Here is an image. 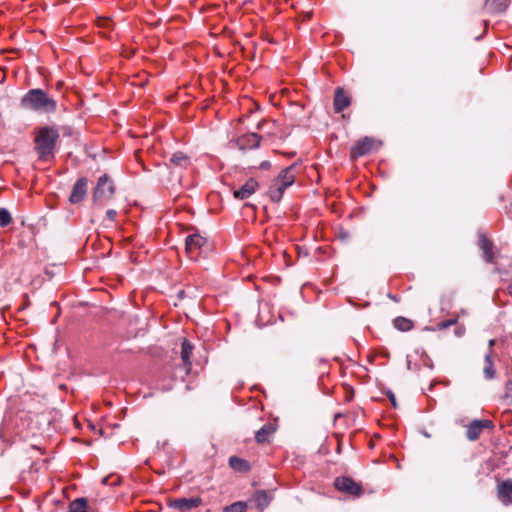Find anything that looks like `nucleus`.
<instances>
[{"instance_id": "nucleus-1", "label": "nucleus", "mask_w": 512, "mask_h": 512, "mask_svg": "<svg viewBox=\"0 0 512 512\" xmlns=\"http://www.w3.org/2000/svg\"><path fill=\"white\" fill-rule=\"evenodd\" d=\"M21 107L33 111L53 112L56 109V102L42 89H32L21 99Z\"/></svg>"}, {"instance_id": "nucleus-2", "label": "nucleus", "mask_w": 512, "mask_h": 512, "mask_svg": "<svg viewBox=\"0 0 512 512\" xmlns=\"http://www.w3.org/2000/svg\"><path fill=\"white\" fill-rule=\"evenodd\" d=\"M58 138L59 133L55 128L42 127L39 129L35 138V149L40 159L46 161L53 157Z\"/></svg>"}, {"instance_id": "nucleus-3", "label": "nucleus", "mask_w": 512, "mask_h": 512, "mask_svg": "<svg viewBox=\"0 0 512 512\" xmlns=\"http://www.w3.org/2000/svg\"><path fill=\"white\" fill-rule=\"evenodd\" d=\"M296 169V164H292L284 168L274 179L268 190V195L273 202H279L285 190L295 182Z\"/></svg>"}, {"instance_id": "nucleus-4", "label": "nucleus", "mask_w": 512, "mask_h": 512, "mask_svg": "<svg viewBox=\"0 0 512 512\" xmlns=\"http://www.w3.org/2000/svg\"><path fill=\"white\" fill-rule=\"evenodd\" d=\"M115 192L114 185L107 175H103L98 179L97 185L93 192L94 201L109 200Z\"/></svg>"}, {"instance_id": "nucleus-5", "label": "nucleus", "mask_w": 512, "mask_h": 512, "mask_svg": "<svg viewBox=\"0 0 512 512\" xmlns=\"http://www.w3.org/2000/svg\"><path fill=\"white\" fill-rule=\"evenodd\" d=\"M334 485L337 490L354 495L359 496L362 494L361 486L356 483L354 480L348 477H338L335 479Z\"/></svg>"}, {"instance_id": "nucleus-6", "label": "nucleus", "mask_w": 512, "mask_h": 512, "mask_svg": "<svg viewBox=\"0 0 512 512\" xmlns=\"http://www.w3.org/2000/svg\"><path fill=\"white\" fill-rule=\"evenodd\" d=\"M375 140L371 137H364L357 141L355 145L351 149V157L352 158H359L362 157L368 153H370L374 146H375Z\"/></svg>"}, {"instance_id": "nucleus-7", "label": "nucleus", "mask_w": 512, "mask_h": 512, "mask_svg": "<svg viewBox=\"0 0 512 512\" xmlns=\"http://www.w3.org/2000/svg\"><path fill=\"white\" fill-rule=\"evenodd\" d=\"M492 426V422L489 420H474L468 425L466 436L470 441H475L479 438L483 429L491 428Z\"/></svg>"}, {"instance_id": "nucleus-8", "label": "nucleus", "mask_w": 512, "mask_h": 512, "mask_svg": "<svg viewBox=\"0 0 512 512\" xmlns=\"http://www.w3.org/2000/svg\"><path fill=\"white\" fill-rule=\"evenodd\" d=\"M201 499L198 497L193 498H179L170 502V507L179 510L180 512H189L201 504Z\"/></svg>"}, {"instance_id": "nucleus-9", "label": "nucleus", "mask_w": 512, "mask_h": 512, "mask_svg": "<svg viewBox=\"0 0 512 512\" xmlns=\"http://www.w3.org/2000/svg\"><path fill=\"white\" fill-rule=\"evenodd\" d=\"M206 243V239L199 234H193L186 239V251L192 259H196L198 256V250H200Z\"/></svg>"}, {"instance_id": "nucleus-10", "label": "nucleus", "mask_w": 512, "mask_h": 512, "mask_svg": "<svg viewBox=\"0 0 512 512\" xmlns=\"http://www.w3.org/2000/svg\"><path fill=\"white\" fill-rule=\"evenodd\" d=\"M87 183L88 180L85 177H81L76 181L69 198L71 203H79L84 199L87 192Z\"/></svg>"}, {"instance_id": "nucleus-11", "label": "nucleus", "mask_w": 512, "mask_h": 512, "mask_svg": "<svg viewBox=\"0 0 512 512\" xmlns=\"http://www.w3.org/2000/svg\"><path fill=\"white\" fill-rule=\"evenodd\" d=\"M497 497L504 504H512V480H504L497 485Z\"/></svg>"}, {"instance_id": "nucleus-12", "label": "nucleus", "mask_w": 512, "mask_h": 512, "mask_svg": "<svg viewBox=\"0 0 512 512\" xmlns=\"http://www.w3.org/2000/svg\"><path fill=\"white\" fill-rule=\"evenodd\" d=\"M350 103H351V98L344 91V89L341 87L336 88L335 95H334V103H333L335 112L336 113L342 112L344 109L349 107Z\"/></svg>"}, {"instance_id": "nucleus-13", "label": "nucleus", "mask_w": 512, "mask_h": 512, "mask_svg": "<svg viewBox=\"0 0 512 512\" xmlns=\"http://www.w3.org/2000/svg\"><path fill=\"white\" fill-rule=\"evenodd\" d=\"M257 187L258 182L255 179L250 178L239 189L234 191V197L240 200L246 199L256 191Z\"/></svg>"}, {"instance_id": "nucleus-14", "label": "nucleus", "mask_w": 512, "mask_h": 512, "mask_svg": "<svg viewBox=\"0 0 512 512\" xmlns=\"http://www.w3.org/2000/svg\"><path fill=\"white\" fill-rule=\"evenodd\" d=\"M261 136L256 133L244 135L238 139V144L241 149L257 148L260 145Z\"/></svg>"}, {"instance_id": "nucleus-15", "label": "nucleus", "mask_w": 512, "mask_h": 512, "mask_svg": "<svg viewBox=\"0 0 512 512\" xmlns=\"http://www.w3.org/2000/svg\"><path fill=\"white\" fill-rule=\"evenodd\" d=\"M192 351H193L192 344L188 340L184 339L181 344V353L180 354H181V359L183 362V367L186 370V373H189L190 369H191L190 357H191Z\"/></svg>"}, {"instance_id": "nucleus-16", "label": "nucleus", "mask_w": 512, "mask_h": 512, "mask_svg": "<svg viewBox=\"0 0 512 512\" xmlns=\"http://www.w3.org/2000/svg\"><path fill=\"white\" fill-rule=\"evenodd\" d=\"M249 503L254 505L257 509L263 510L270 504V497L264 490H258L253 494Z\"/></svg>"}, {"instance_id": "nucleus-17", "label": "nucleus", "mask_w": 512, "mask_h": 512, "mask_svg": "<svg viewBox=\"0 0 512 512\" xmlns=\"http://www.w3.org/2000/svg\"><path fill=\"white\" fill-rule=\"evenodd\" d=\"M276 431V425L273 423H266L263 427L257 431L255 439L258 443H264L268 438Z\"/></svg>"}, {"instance_id": "nucleus-18", "label": "nucleus", "mask_w": 512, "mask_h": 512, "mask_svg": "<svg viewBox=\"0 0 512 512\" xmlns=\"http://www.w3.org/2000/svg\"><path fill=\"white\" fill-rule=\"evenodd\" d=\"M479 246L481 248V250L483 251V254H484V257H485V260L487 262H492L493 261V252H492V242L487 239L485 236L481 235L480 238H479Z\"/></svg>"}, {"instance_id": "nucleus-19", "label": "nucleus", "mask_w": 512, "mask_h": 512, "mask_svg": "<svg viewBox=\"0 0 512 512\" xmlns=\"http://www.w3.org/2000/svg\"><path fill=\"white\" fill-rule=\"evenodd\" d=\"M229 464L235 471L246 472L249 470V464L246 460L232 456L229 458Z\"/></svg>"}, {"instance_id": "nucleus-20", "label": "nucleus", "mask_w": 512, "mask_h": 512, "mask_svg": "<svg viewBox=\"0 0 512 512\" xmlns=\"http://www.w3.org/2000/svg\"><path fill=\"white\" fill-rule=\"evenodd\" d=\"M69 512H87V499L77 498L69 505Z\"/></svg>"}, {"instance_id": "nucleus-21", "label": "nucleus", "mask_w": 512, "mask_h": 512, "mask_svg": "<svg viewBox=\"0 0 512 512\" xmlns=\"http://www.w3.org/2000/svg\"><path fill=\"white\" fill-rule=\"evenodd\" d=\"M484 376L486 379L491 380L495 377V369L492 362L490 352L485 355V367H484Z\"/></svg>"}, {"instance_id": "nucleus-22", "label": "nucleus", "mask_w": 512, "mask_h": 512, "mask_svg": "<svg viewBox=\"0 0 512 512\" xmlns=\"http://www.w3.org/2000/svg\"><path fill=\"white\" fill-rule=\"evenodd\" d=\"M170 162L179 167H186L189 163L188 157L182 152H176L172 155Z\"/></svg>"}, {"instance_id": "nucleus-23", "label": "nucleus", "mask_w": 512, "mask_h": 512, "mask_svg": "<svg viewBox=\"0 0 512 512\" xmlns=\"http://www.w3.org/2000/svg\"><path fill=\"white\" fill-rule=\"evenodd\" d=\"M394 326L400 331H409L412 328L413 324L410 320L404 317H397L394 320Z\"/></svg>"}, {"instance_id": "nucleus-24", "label": "nucleus", "mask_w": 512, "mask_h": 512, "mask_svg": "<svg viewBox=\"0 0 512 512\" xmlns=\"http://www.w3.org/2000/svg\"><path fill=\"white\" fill-rule=\"evenodd\" d=\"M12 217L6 208H0V227H6L11 223Z\"/></svg>"}, {"instance_id": "nucleus-25", "label": "nucleus", "mask_w": 512, "mask_h": 512, "mask_svg": "<svg viewBox=\"0 0 512 512\" xmlns=\"http://www.w3.org/2000/svg\"><path fill=\"white\" fill-rule=\"evenodd\" d=\"M503 400L508 404H512V380L506 382L505 385V393L503 396Z\"/></svg>"}, {"instance_id": "nucleus-26", "label": "nucleus", "mask_w": 512, "mask_h": 512, "mask_svg": "<svg viewBox=\"0 0 512 512\" xmlns=\"http://www.w3.org/2000/svg\"><path fill=\"white\" fill-rule=\"evenodd\" d=\"M245 506L242 502H236L225 507L223 512H244Z\"/></svg>"}, {"instance_id": "nucleus-27", "label": "nucleus", "mask_w": 512, "mask_h": 512, "mask_svg": "<svg viewBox=\"0 0 512 512\" xmlns=\"http://www.w3.org/2000/svg\"><path fill=\"white\" fill-rule=\"evenodd\" d=\"M457 320L456 319H450V320H447V321H443V322H440L438 324V329L439 330H444V329H447L448 327L456 324Z\"/></svg>"}, {"instance_id": "nucleus-28", "label": "nucleus", "mask_w": 512, "mask_h": 512, "mask_svg": "<svg viewBox=\"0 0 512 512\" xmlns=\"http://www.w3.org/2000/svg\"><path fill=\"white\" fill-rule=\"evenodd\" d=\"M117 216V212L113 209H110L106 212V217L107 219H109L110 221H114L115 218Z\"/></svg>"}, {"instance_id": "nucleus-29", "label": "nucleus", "mask_w": 512, "mask_h": 512, "mask_svg": "<svg viewBox=\"0 0 512 512\" xmlns=\"http://www.w3.org/2000/svg\"><path fill=\"white\" fill-rule=\"evenodd\" d=\"M387 396L389 397V399H390V401H391L392 405H393L394 407H397V402H396V399H395V395H394V393H393V392H391V391H388V392H387Z\"/></svg>"}, {"instance_id": "nucleus-30", "label": "nucleus", "mask_w": 512, "mask_h": 512, "mask_svg": "<svg viewBox=\"0 0 512 512\" xmlns=\"http://www.w3.org/2000/svg\"><path fill=\"white\" fill-rule=\"evenodd\" d=\"M270 166H271V164H270V162H269V161H263V162L260 164L259 168H260V169H263V170H267V169H269V168H270Z\"/></svg>"}, {"instance_id": "nucleus-31", "label": "nucleus", "mask_w": 512, "mask_h": 512, "mask_svg": "<svg viewBox=\"0 0 512 512\" xmlns=\"http://www.w3.org/2000/svg\"><path fill=\"white\" fill-rule=\"evenodd\" d=\"M508 293L512 297V284L508 286Z\"/></svg>"}, {"instance_id": "nucleus-32", "label": "nucleus", "mask_w": 512, "mask_h": 512, "mask_svg": "<svg viewBox=\"0 0 512 512\" xmlns=\"http://www.w3.org/2000/svg\"><path fill=\"white\" fill-rule=\"evenodd\" d=\"M494 344H495V340H494V339H491V340L489 341V346H490V347H492Z\"/></svg>"}]
</instances>
